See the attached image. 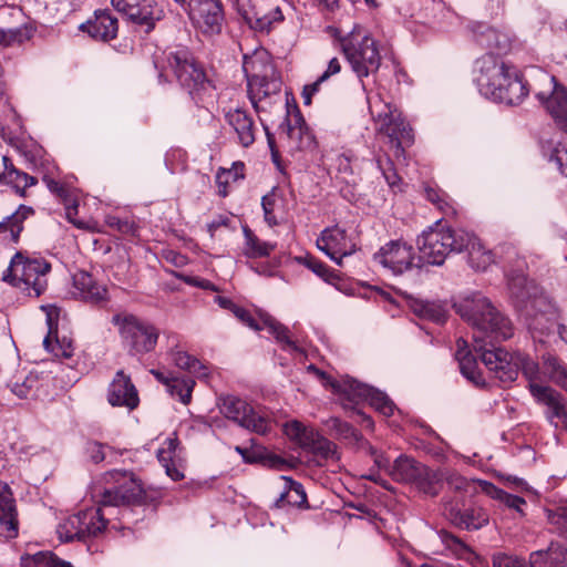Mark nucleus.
I'll return each mask as SVG.
<instances>
[{"label":"nucleus","mask_w":567,"mask_h":567,"mask_svg":"<svg viewBox=\"0 0 567 567\" xmlns=\"http://www.w3.org/2000/svg\"><path fill=\"white\" fill-rule=\"evenodd\" d=\"M475 82L482 95L509 105L519 104L530 91L545 105L557 126L567 133V89L555 76L538 68L527 70L532 83L514 66L488 52L475 62Z\"/></svg>","instance_id":"nucleus-1"},{"label":"nucleus","mask_w":567,"mask_h":567,"mask_svg":"<svg viewBox=\"0 0 567 567\" xmlns=\"http://www.w3.org/2000/svg\"><path fill=\"white\" fill-rule=\"evenodd\" d=\"M453 308L473 328L475 354L466 349L463 339L457 341L455 359L460 371L475 386L485 388L487 383L477 364V357L482 360L481 351L476 350V346H485L486 349L497 348L496 342L513 336L512 322L487 297L477 291L462 296L454 302Z\"/></svg>","instance_id":"nucleus-2"},{"label":"nucleus","mask_w":567,"mask_h":567,"mask_svg":"<svg viewBox=\"0 0 567 567\" xmlns=\"http://www.w3.org/2000/svg\"><path fill=\"white\" fill-rule=\"evenodd\" d=\"M105 481L113 485L104 488L95 511L79 512L59 524L56 533L62 542H84L90 536H97L107 525L104 508L135 505L143 501L144 489L132 472L113 470L105 474Z\"/></svg>","instance_id":"nucleus-3"},{"label":"nucleus","mask_w":567,"mask_h":567,"mask_svg":"<svg viewBox=\"0 0 567 567\" xmlns=\"http://www.w3.org/2000/svg\"><path fill=\"white\" fill-rule=\"evenodd\" d=\"M476 350L481 351L482 362L488 372L504 384L514 382L522 372L530 392L532 385L539 384L544 377L567 392V364L556 355H543L540 368L528 355L509 353L504 348L486 349L485 346H476Z\"/></svg>","instance_id":"nucleus-4"},{"label":"nucleus","mask_w":567,"mask_h":567,"mask_svg":"<svg viewBox=\"0 0 567 567\" xmlns=\"http://www.w3.org/2000/svg\"><path fill=\"white\" fill-rule=\"evenodd\" d=\"M167 61L177 81L188 92L195 104L207 109V105L213 102L215 87L193 54L186 49H181L171 52Z\"/></svg>","instance_id":"nucleus-5"},{"label":"nucleus","mask_w":567,"mask_h":567,"mask_svg":"<svg viewBox=\"0 0 567 567\" xmlns=\"http://www.w3.org/2000/svg\"><path fill=\"white\" fill-rule=\"evenodd\" d=\"M471 233L463 229L430 228L417 237V260L421 266H441L451 252H462L471 243Z\"/></svg>","instance_id":"nucleus-6"},{"label":"nucleus","mask_w":567,"mask_h":567,"mask_svg":"<svg viewBox=\"0 0 567 567\" xmlns=\"http://www.w3.org/2000/svg\"><path fill=\"white\" fill-rule=\"evenodd\" d=\"M243 71L247 80L248 94L257 110V100L276 94L280 91L281 82L270 56L265 50H256L251 55H244Z\"/></svg>","instance_id":"nucleus-7"},{"label":"nucleus","mask_w":567,"mask_h":567,"mask_svg":"<svg viewBox=\"0 0 567 567\" xmlns=\"http://www.w3.org/2000/svg\"><path fill=\"white\" fill-rule=\"evenodd\" d=\"M341 50L365 90L363 78L378 72L381 56L377 42L368 34L359 39L355 28L346 37H339Z\"/></svg>","instance_id":"nucleus-8"},{"label":"nucleus","mask_w":567,"mask_h":567,"mask_svg":"<svg viewBox=\"0 0 567 567\" xmlns=\"http://www.w3.org/2000/svg\"><path fill=\"white\" fill-rule=\"evenodd\" d=\"M370 112L378 124V131L389 138L394 156L404 155V148L413 143V131L410 124L402 117L401 112L390 103L381 106L380 102H371L368 97Z\"/></svg>","instance_id":"nucleus-9"},{"label":"nucleus","mask_w":567,"mask_h":567,"mask_svg":"<svg viewBox=\"0 0 567 567\" xmlns=\"http://www.w3.org/2000/svg\"><path fill=\"white\" fill-rule=\"evenodd\" d=\"M51 265L42 258H25L17 252L3 274V280L24 290H32L39 297L47 288V275Z\"/></svg>","instance_id":"nucleus-10"},{"label":"nucleus","mask_w":567,"mask_h":567,"mask_svg":"<svg viewBox=\"0 0 567 567\" xmlns=\"http://www.w3.org/2000/svg\"><path fill=\"white\" fill-rule=\"evenodd\" d=\"M389 475L393 481L413 485L430 496L439 494L443 482V475L440 472L406 455H400L393 462Z\"/></svg>","instance_id":"nucleus-11"},{"label":"nucleus","mask_w":567,"mask_h":567,"mask_svg":"<svg viewBox=\"0 0 567 567\" xmlns=\"http://www.w3.org/2000/svg\"><path fill=\"white\" fill-rule=\"evenodd\" d=\"M506 278L509 301L520 318L530 317L537 307H548L549 297L522 271H511Z\"/></svg>","instance_id":"nucleus-12"},{"label":"nucleus","mask_w":567,"mask_h":567,"mask_svg":"<svg viewBox=\"0 0 567 567\" xmlns=\"http://www.w3.org/2000/svg\"><path fill=\"white\" fill-rule=\"evenodd\" d=\"M219 410L227 419L235 421L250 432L266 435L271 429V420L265 409L254 408L238 396L225 395L220 398Z\"/></svg>","instance_id":"nucleus-13"},{"label":"nucleus","mask_w":567,"mask_h":567,"mask_svg":"<svg viewBox=\"0 0 567 567\" xmlns=\"http://www.w3.org/2000/svg\"><path fill=\"white\" fill-rule=\"evenodd\" d=\"M118 326L121 337L131 354L147 353L154 350L158 330L150 322L143 321L133 315L113 317Z\"/></svg>","instance_id":"nucleus-14"},{"label":"nucleus","mask_w":567,"mask_h":567,"mask_svg":"<svg viewBox=\"0 0 567 567\" xmlns=\"http://www.w3.org/2000/svg\"><path fill=\"white\" fill-rule=\"evenodd\" d=\"M373 260L394 275H401L412 267H422L414 256L413 247L401 239L390 240L383 245L373 255Z\"/></svg>","instance_id":"nucleus-15"},{"label":"nucleus","mask_w":567,"mask_h":567,"mask_svg":"<svg viewBox=\"0 0 567 567\" xmlns=\"http://www.w3.org/2000/svg\"><path fill=\"white\" fill-rule=\"evenodd\" d=\"M112 6L131 22L144 28L146 33L164 18V10L156 0H112Z\"/></svg>","instance_id":"nucleus-16"},{"label":"nucleus","mask_w":567,"mask_h":567,"mask_svg":"<svg viewBox=\"0 0 567 567\" xmlns=\"http://www.w3.org/2000/svg\"><path fill=\"white\" fill-rule=\"evenodd\" d=\"M337 388L352 403H358L360 400L369 401L370 405L384 416H390L394 412L395 405L384 392L361 383L355 379L347 378Z\"/></svg>","instance_id":"nucleus-17"},{"label":"nucleus","mask_w":567,"mask_h":567,"mask_svg":"<svg viewBox=\"0 0 567 567\" xmlns=\"http://www.w3.org/2000/svg\"><path fill=\"white\" fill-rule=\"evenodd\" d=\"M205 33H219L224 21L220 0H187L182 8Z\"/></svg>","instance_id":"nucleus-18"},{"label":"nucleus","mask_w":567,"mask_h":567,"mask_svg":"<svg viewBox=\"0 0 567 567\" xmlns=\"http://www.w3.org/2000/svg\"><path fill=\"white\" fill-rule=\"evenodd\" d=\"M533 338L545 342L544 337H559L564 323L559 322V313L553 301L548 300V307H537L530 317H522Z\"/></svg>","instance_id":"nucleus-19"},{"label":"nucleus","mask_w":567,"mask_h":567,"mask_svg":"<svg viewBox=\"0 0 567 567\" xmlns=\"http://www.w3.org/2000/svg\"><path fill=\"white\" fill-rule=\"evenodd\" d=\"M317 247L338 266H343V257L355 251V245L348 240L347 231L339 226L323 229L317 239Z\"/></svg>","instance_id":"nucleus-20"},{"label":"nucleus","mask_w":567,"mask_h":567,"mask_svg":"<svg viewBox=\"0 0 567 567\" xmlns=\"http://www.w3.org/2000/svg\"><path fill=\"white\" fill-rule=\"evenodd\" d=\"M532 395L538 403L546 406L545 413L550 424L557 426V421L567 423V400L560 392L548 385L534 384Z\"/></svg>","instance_id":"nucleus-21"},{"label":"nucleus","mask_w":567,"mask_h":567,"mask_svg":"<svg viewBox=\"0 0 567 567\" xmlns=\"http://www.w3.org/2000/svg\"><path fill=\"white\" fill-rule=\"evenodd\" d=\"M280 128L282 133L286 134L291 150L302 151L313 146V135L311 134L302 114L297 106H295L291 116L289 110L287 111V115L281 123Z\"/></svg>","instance_id":"nucleus-22"},{"label":"nucleus","mask_w":567,"mask_h":567,"mask_svg":"<svg viewBox=\"0 0 567 567\" xmlns=\"http://www.w3.org/2000/svg\"><path fill=\"white\" fill-rule=\"evenodd\" d=\"M107 401L112 406H125L134 410L140 403L137 390L131 378L120 370L109 385Z\"/></svg>","instance_id":"nucleus-23"},{"label":"nucleus","mask_w":567,"mask_h":567,"mask_svg":"<svg viewBox=\"0 0 567 567\" xmlns=\"http://www.w3.org/2000/svg\"><path fill=\"white\" fill-rule=\"evenodd\" d=\"M73 295L76 298L100 305L107 300V289L104 285L99 284L91 274L86 271H78L73 275Z\"/></svg>","instance_id":"nucleus-24"},{"label":"nucleus","mask_w":567,"mask_h":567,"mask_svg":"<svg viewBox=\"0 0 567 567\" xmlns=\"http://www.w3.org/2000/svg\"><path fill=\"white\" fill-rule=\"evenodd\" d=\"M235 451L243 457L247 464L260 463L275 470H284L288 467V462L281 456L269 452L266 447L258 444L255 440H250V446L236 445Z\"/></svg>","instance_id":"nucleus-25"},{"label":"nucleus","mask_w":567,"mask_h":567,"mask_svg":"<svg viewBox=\"0 0 567 567\" xmlns=\"http://www.w3.org/2000/svg\"><path fill=\"white\" fill-rule=\"evenodd\" d=\"M81 29L91 38L106 42L116 38L118 22L109 10L95 11L94 19L82 24Z\"/></svg>","instance_id":"nucleus-26"},{"label":"nucleus","mask_w":567,"mask_h":567,"mask_svg":"<svg viewBox=\"0 0 567 567\" xmlns=\"http://www.w3.org/2000/svg\"><path fill=\"white\" fill-rule=\"evenodd\" d=\"M16 501L7 485L0 487V535L7 538L18 536Z\"/></svg>","instance_id":"nucleus-27"},{"label":"nucleus","mask_w":567,"mask_h":567,"mask_svg":"<svg viewBox=\"0 0 567 567\" xmlns=\"http://www.w3.org/2000/svg\"><path fill=\"white\" fill-rule=\"evenodd\" d=\"M226 122L237 134L241 146L248 147L255 142L256 126L252 116L243 109L229 110L225 114Z\"/></svg>","instance_id":"nucleus-28"},{"label":"nucleus","mask_w":567,"mask_h":567,"mask_svg":"<svg viewBox=\"0 0 567 567\" xmlns=\"http://www.w3.org/2000/svg\"><path fill=\"white\" fill-rule=\"evenodd\" d=\"M447 517L454 526L465 530H477L488 523V516L481 507L460 509L451 506Z\"/></svg>","instance_id":"nucleus-29"},{"label":"nucleus","mask_w":567,"mask_h":567,"mask_svg":"<svg viewBox=\"0 0 567 567\" xmlns=\"http://www.w3.org/2000/svg\"><path fill=\"white\" fill-rule=\"evenodd\" d=\"M471 31L475 35L476 42L488 50L502 51L507 47V40L495 29L482 22H473L470 24Z\"/></svg>","instance_id":"nucleus-30"},{"label":"nucleus","mask_w":567,"mask_h":567,"mask_svg":"<svg viewBox=\"0 0 567 567\" xmlns=\"http://www.w3.org/2000/svg\"><path fill=\"white\" fill-rule=\"evenodd\" d=\"M49 333L43 340L45 350L56 358L70 359L73 355V341L69 337H59L56 328L53 329L52 317L48 316Z\"/></svg>","instance_id":"nucleus-31"},{"label":"nucleus","mask_w":567,"mask_h":567,"mask_svg":"<svg viewBox=\"0 0 567 567\" xmlns=\"http://www.w3.org/2000/svg\"><path fill=\"white\" fill-rule=\"evenodd\" d=\"M410 308L417 317L435 323H444L447 318L446 307L441 301L411 299Z\"/></svg>","instance_id":"nucleus-32"},{"label":"nucleus","mask_w":567,"mask_h":567,"mask_svg":"<svg viewBox=\"0 0 567 567\" xmlns=\"http://www.w3.org/2000/svg\"><path fill=\"white\" fill-rule=\"evenodd\" d=\"M165 447H162L157 451V458L161 465L165 468L167 476H169L173 481H179L184 478V473L178 470L174 463V457L176 456V451L178 447V439L167 437L164 442Z\"/></svg>","instance_id":"nucleus-33"},{"label":"nucleus","mask_w":567,"mask_h":567,"mask_svg":"<svg viewBox=\"0 0 567 567\" xmlns=\"http://www.w3.org/2000/svg\"><path fill=\"white\" fill-rule=\"evenodd\" d=\"M260 318L264 327H266L269 333L276 338L284 350L290 352H301V349L297 342L290 338L289 329L286 326L281 324L269 315H261Z\"/></svg>","instance_id":"nucleus-34"},{"label":"nucleus","mask_w":567,"mask_h":567,"mask_svg":"<svg viewBox=\"0 0 567 567\" xmlns=\"http://www.w3.org/2000/svg\"><path fill=\"white\" fill-rule=\"evenodd\" d=\"M281 478L285 481V491L276 501V507L281 508L285 504L299 507L307 503V495L300 483L288 476H281Z\"/></svg>","instance_id":"nucleus-35"},{"label":"nucleus","mask_w":567,"mask_h":567,"mask_svg":"<svg viewBox=\"0 0 567 567\" xmlns=\"http://www.w3.org/2000/svg\"><path fill=\"white\" fill-rule=\"evenodd\" d=\"M471 239L464 249L468 252V262L476 270H486L494 262V254L485 249L473 234H471Z\"/></svg>","instance_id":"nucleus-36"},{"label":"nucleus","mask_w":567,"mask_h":567,"mask_svg":"<svg viewBox=\"0 0 567 567\" xmlns=\"http://www.w3.org/2000/svg\"><path fill=\"white\" fill-rule=\"evenodd\" d=\"M32 213L33 209L31 207L20 205L14 213L0 221V234L9 233L10 240L17 243L19 240L20 233L23 229V220Z\"/></svg>","instance_id":"nucleus-37"},{"label":"nucleus","mask_w":567,"mask_h":567,"mask_svg":"<svg viewBox=\"0 0 567 567\" xmlns=\"http://www.w3.org/2000/svg\"><path fill=\"white\" fill-rule=\"evenodd\" d=\"M286 434L296 441L303 450L309 449L315 444L320 434L311 427L305 426L298 421H291L286 424Z\"/></svg>","instance_id":"nucleus-38"},{"label":"nucleus","mask_w":567,"mask_h":567,"mask_svg":"<svg viewBox=\"0 0 567 567\" xmlns=\"http://www.w3.org/2000/svg\"><path fill=\"white\" fill-rule=\"evenodd\" d=\"M34 31L35 29L31 24H23L11 29L0 27V47L21 45L33 37Z\"/></svg>","instance_id":"nucleus-39"},{"label":"nucleus","mask_w":567,"mask_h":567,"mask_svg":"<svg viewBox=\"0 0 567 567\" xmlns=\"http://www.w3.org/2000/svg\"><path fill=\"white\" fill-rule=\"evenodd\" d=\"M246 247L244 254L249 258L267 257L275 249V246L261 241L248 227H244Z\"/></svg>","instance_id":"nucleus-40"},{"label":"nucleus","mask_w":567,"mask_h":567,"mask_svg":"<svg viewBox=\"0 0 567 567\" xmlns=\"http://www.w3.org/2000/svg\"><path fill=\"white\" fill-rule=\"evenodd\" d=\"M481 484L483 485V489L492 495V497L499 499L508 508L523 513L522 507L526 505V501L523 497L508 494L489 482H481Z\"/></svg>","instance_id":"nucleus-41"},{"label":"nucleus","mask_w":567,"mask_h":567,"mask_svg":"<svg viewBox=\"0 0 567 567\" xmlns=\"http://www.w3.org/2000/svg\"><path fill=\"white\" fill-rule=\"evenodd\" d=\"M437 536L444 547L458 558H468L473 551L461 538L447 530H440Z\"/></svg>","instance_id":"nucleus-42"},{"label":"nucleus","mask_w":567,"mask_h":567,"mask_svg":"<svg viewBox=\"0 0 567 567\" xmlns=\"http://www.w3.org/2000/svg\"><path fill=\"white\" fill-rule=\"evenodd\" d=\"M173 361L175 362L176 367H178L182 370H186L189 373L195 374L198 378L206 377V368L202 364V362L196 359L195 357H192L187 352L184 351H176L173 353Z\"/></svg>","instance_id":"nucleus-43"},{"label":"nucleus","mask_w":567,"mask_h":567,"mask_svg":"<svg viewBox=\"0 0 567 567\" xmlns=\"http://www.w3.org/2000/svg\"><path fill=\"white\" fill-rule=\"evenodd\" d=\"M309 452L312 453L315 457L319 458L317 464L320 466L322 465L321 461L339 458L337 445L322 435L317 439L315 444L309 449Z\"/></svg>","instance_id":"nucleus-44"},{"label":"nucleus","mask_w":567,"mask_h":567,"mask_svg":"<svg viewBox=\"0 0 567 567\" xmlns=\"http://www.w3.org/2000/svg\"><path fill=\"white\" fill-rule=\"evenodd\" d=\"M195 381L190 378H175L169 383L168 391L173 396H177L183 404H188L192 399V392Z\"/></svg>","instance_id":"nucleus-45"},{"label":"nucleus","mask_w":567,"mask_h":567,"mask_svg":"<svg viewBox=\"0 0 567 567\" xmlns=\"http://www.w3.org/2000/svg\"><path fill=\"white\" fill-rule=\"evenodd\" d=\"M443 475V481L455 492L472 493L475 489V483L470 482L456 472L436 470Z\"/></svg>","instance_id":"nucleus-46"},{"label":"nucleus","mask_w":567,"mask_h":567,"mask_svg":"<svg viewBox=\"0 0 567 567\" xmlns=\"http://www.w3.org/2000/svg\"><path fill=\"white\" fill-rule=\"evenodd\" d=\"M303 265L312 270L318 277L322 278L324 281L332 284L334 280L339 279V275L332 271L324 262L316 259L312 256H306L303 259Z\"/></svg>","instance_id":"nucleus-47"},{"label":"nucleus","mask_w":567,"mask_h":567,"mask_svg":"<svg viewBox=\"0 0 567 567\" xmlns=\"http://www.w3.org/2000/svg\"><path fill=\"white\" fill-rule=\"evenodd\" d=\"M547 517L554 530L567 539V503L553 511H548Z\"/></svg>","instance_id":"nucleus-48"},{"label":"nucleus","mask_w":567,"mask_h":567,"mask_svg":"<svg viewBox=\"0 0 567 567\" xmlns=\"http://www.w3.org/2000/svg\"><path fill=\"white\" fill-rule=\"evenodd\" d=\"M327 426L340 439L358 441L360 437L358 431L350 423L339 417H330L327 421Z\"/></svg>","instance_id":"nucleus-49"},{"label":"nucleus","mask_w":567,"mask_h":567,"mask_svg":"<svg viewBox=\"0 0 567 567\" xmlns=\"http://www.w3.org/2000/svg\"><path fill=\"white\" fill-rule=\"evenodd\" d=\"M29 559L32 560L37 567H73L70 561L59 558L51 551H39Z\"/></svg>","instance_id":"nucleus-50"},{"label":"nucleus","mask_w":567,"mask_h":567,"mask_svg":"<svg viewBox=\"0 0 567 567\" xmlns=\"http://www.w3.org/2000/svg\"><path fill=\"white\" fill-rule=\"evenodd\" d=\"M549 567H565L567 565V548L558 543H550L547 548Z\"/></svg>","instance_id":"nucleus-51"},{"label":"nucleus","mask_w":567,"mask_h":567,"mask_svg":"<svg viewBox=\"0 0 567 567\" xmlns=\"http://www.w3.org/2000/svg\"><path fill=\"white\" fill-rule=\"evenodd\" d=\"M377 164L379 169L382 172L386 183L392 187L400 181L396 174L392 161L386 156L385 158H378Z\"/></svg>","instance_id":"nucleus-52"},{"label":"nucleus","mask_w":567,"mask_h":567,"mask_svg":"<svg viewBox=\"0 0 567 567\" xmlns=\"http://www.w3.org/2000/svg\"><path fill=\"white\" fill-rule=\"evenodd\" d=\"M38 383L37 378L25 377L24 380L19 383L14 382L11 385V391L20 399H27L33 392L35 384Z\"/></svg>","instance_id":"nucleus-53"},{"label":"nucleus","mask_w":567,"mask_h":567,"mask_svg":"<svg viewBox=\"0 0 567 567\" xmlns=\"http://www.w3.org/2000/svg\"><path fill=\"white\" fill-rule=\"evenodd\" d=\"M550 162L567 177V145L559 143L550 155Z\"/></svg>","instance_id":"nucleus-54"},{"label":"nucleus","mask_w":567,"mask_h":567,"mask_svg":"<svg viewBox=\"0 0 567 567\" xmlns=\"http://www.w3.org/2000/svg\"><path fill=\"white\" fill-rule=\"evenodd\" d=\"M231 313L245 326L249 327L250 329L255 331L261 330L264 327L260 326L256 319L252 317V315L245 308L236 305L234 310H231Z\"/></svg>","instance_id":"nucleus-55"},{"label":"nucleus","mask_w":567,"mask_h":567,"mask_svg":"<svg viewBox=\"0 0 567 567\" xmlns=\"http://www.w3.org/2000/svg\"><path fill=\"white\" fill-rule=\"evenodd\" d=\"M105 449H109V446L96 441H90L85 445V453L87 454L92 462L97 464L105 460ZM110 450L112 449L110 447Z\"/></svg>","instance_id":"nucleus-56"},{"label":"nucleus","mask_w":567,"mask_h":567,"mask_svg":"<svg viewBox=\"0 0 567 567\" xmlns=\"http://www.w3.org/2000/svg\"><path fill=\"white\" fill-rule=\"evenodd\" d=\"M261 206L266 223L271 227L276 226L278 221L274 215L275 198L271 195H265L261 198Z\"/></svg>","instance_id":"nucleus-57"},{"label":"nucleus","mask_w":567,"mask_h":567,"mask_svg":"<svg viewBox=\"0 0 567 567\" xmlns=\"http://www.w3.org/2000/svg\"><path fill=\"white\" fill-rule=\"evenodd\" d=\"M43 182L47 184L51 193L55 194L64 203L68 202L70 197V192L61 183L48 176L43 177Z\"/></svg>","instance_id":"nucleus-58"},{"label":"nucleus","mask_w":567,"mask_h":567,"mask_svg":"<svg viewBox=\"0 0 567 567\" xmlns=\"http://www.w3.org/2000/svg\"><path fill=\"white\" fill-rule=\"evenodd\" d=\"M548 550H537L530 554L529 567H549Z\"/></svg>","instance_id":"nucleus-59"},{"label":"nucleus","mask_w":567,"mask_h":567,"mask_svg":"<svg viewBox=\"0 0 567 567\" xmlns=\"http://www.w3.org/2000/svg\"><path fill=\"white\" fill-rule=\"evenodd\" d=\"M184 281L190 286L198 287L205 290L217 291L216 286L207 279L198 277H185Z\"/></svg>","instance_id":"nucleus-60"},{"label":"nucleus","mask_w":567,"mask_h":567,"mask_svg":"<svg viewBox=\"0 0 567 567\" xmlns=\"http://www.w3.org/2000/svg\"><path fill=\"white\" fill-rule=\"evenodd\" d=\"M272 22L274 21H272L271 17L266 14V16L256 18V20L254 22H250V27L256 31H260V32L267 31L268 32L271 29Z\"/></svg>","instance_id":"nucleus-61"},{"label":"nucleus","mask_w":567,"mask_h":567,"mask_svg":"<svg viewBox=\"0 0 567 567\" xmlns=\"http://www.w3.org/2000/svg\"><path fill=\"white\" fill-rule=\"evenodd\" d=\"M341 63L338 58H332L327 66V70L320 75V81H327L330 76L340 73Z\"/></svg>","instance_id":"nucleus-62"},{"label":"nucleus","mask_w":567,"mask_h":567,"mask_svg":"<svg viewBox=\"0 0 567 567\" xmlns=\"http://www.w3.org/2000/svg\"><path fill=\"white\" fill-rule=\"evenodd\" d=\"M12 171H18L13 164H10V171L7 179H4L3 183L11 184L16 192L20 195V192L22 190L23 182L21 177H18Z\"/></svg>","instance_id":"nucleus-63"},{"label":"nucleus","mask_w":567,"mask_h":567,"mask_svg":"<svg viewBox=\"0 0 567 567\" xmlns=\"http://www.w3.org/2000/svg\"><path fill=\"white\" fill-rule=\"evenodd\" d=\"M109 224L113 227H116L117 230L124 233V234H128L132 231L133 229V224L130 223L128 220H122L120 218H116V217H112L110 218V221Z\"/></svg>","instance_id":"nucleus-64"}]
</instances>
